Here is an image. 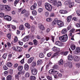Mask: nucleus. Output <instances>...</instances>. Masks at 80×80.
Returning a JSON list of instances; mask_svg holds the SVG:
<instances>
[{"mask_svg":"<svg viewBox=\"0 0 80 80\" xmlns=\"http://www.w3.org/2000/svg\"><path fill=\"white\" fill-rule=\"evenodd\" d=\"M4 13L1 12L0 13V17H4Z\"/></svg>","mask_w":80,"mask_h":80,"instance_id":"nucleus-54","label":"nucleus"},{"mask_svg":"<svg viewBox=\"0 0 80 80\" xmlns=\"http://www.w3.org/2000/svg\"><path fill=\"white\" fill-rule=\"evenodd\" d=\"M55 44L56 45L59 46V47H63V44L59 41H57L55 42Z\"/></svg>","mask_w":80,"mask_h":80,"instance_id":"nucleus-7","label":"nucleus"},{"mask_svg":"<svg viewBox=\"0 0 80 80\" xmlns=\"http://www.w3.org/2000/svg\"><path fill=\"white\" fill-rule=\"evenodd\" d=\"M72 16H68L67 18V21L68 22H70L71 21V19H72Z\"/></svg>","mask_w":80,"mask_h":80,"instance_id":"nucleus-19","label":"nucleus"},{"mask_svg":"<svg viewBox=\"0 0 80 80\" xmlns=\"http://www.w3.org/2000/svg\"><path fill=\"white\" fill-rule=\"evenodd\" d=\"M7 53H5L2 56V58H4V59H6V58H7Z\"/></svg>","mask_w":80,"mask_h":80,"instance_id":"nucleus-38","label":"nucleus"},{"mask_svg":"<svg viewBox=\"0 0 80 80\" xmlns=\"http://www.w3.org/2000/svg\"><path fill=\"white\" fill-rule=\"evenodd\" d=\"M4 8H5V10L7 12L10 11V10H11V8H10L8 5H5L4 7Z\"/></svg>","mask_w":80,"mask_h":80,"instance_id":"nucleus-10","label":"nucleus"},{"mask_svg":"<svg viewBox=\"0 0 80 80\" xmlns=\"http://www.w3.org/2000/svg\"><path fill=\"white\" fill-rule=\"evenodd\" d=\"M7 37L9 39H11V34H8L7 35Z\"/></svg>","mask_w":80,"mask_h":80,"instance_id":"nucleus-47","label":"nucleus"},{"mask_svg":"<svg viewBox=\"0 0 80 80\" xmlns=\"http://www.w3.org/2000/svg\"><path fill=\"white\" fill-rule=\"evenodd\" d=\"M68 59L69 60H73V56L71 55H69L68 57Z\"/></svg>","mask_w":80,"mask_h":80,"instance_id":"nucleus-16","label":"nucleus"},{"mask_svg":"<svg viewBox=\"0 0 80 80\" xmlns=\"http://www.w3.org/2000/svg\"><path fill=\"white\" fill-rule=\"evenodd\" d=\"M3 69L4 70H7L8 68L6 66L4 65L3 67Z\"/></svg>","mask_w":80,"mask_h":80,"instance_id":"nucleus-43","label":"nucleus"},{"mask_svg":"<svg viewBox=\"0 0 80 80\" xmlns=\"http://www.w3.org/2000/svg\"><path fill=\"white\" fill-rule=\"evenodd\" d=\"M7 67H11L12 66V63L10 62H7Z\"/></svg>","mask_w":80,"mask_h":80,"instance_id":"nucleus-25","label":"nucleus"},{"mask_svg":"<svg viewBox=\"0 0 80 80\" xmlns=\"http://www.w3.org/2000/svg\"><path fill=\"white\" fill-rule=\"evenodd\" d=\"M42 2L40 1H39L38 2V6H41L42 5Z\"/></svg>","mask_w":80,"mask_h":80,"instance_id":"nucleus-64","label":"nucleus"},{"mask_svg":"<svg viewBox=\"0 0 80 80\" xmlns=\"http://www.w3.org/2000/svg\"><path fill=\"white\" fill-rule=\"evenodd\" d=\"M25 26L27 28H30V24H29L28 23H25Z\"/></svg>","mask_w":80,"mask_h":80,"instance_id":"nucleus-31","label":"nucleus"},{"mask_svg":"<svg viewBox=\"0 0 80 80\" xmlns=\"http://www.w3.org/2000/svg\"><path fill=\"white\" fill-rule=\"evenodd\" d=\"M68 52H64V53H63V55H67V54H68Z\"/></svg>","mask_w":80,"mask_h":80,"instance_id":"nucleus-62","label":"nucleus"},{"mask_svg":"<svg viewBox=\"0 0 80 80\" xmlns=\"http://www.w3.org/2000/svg\"><path fill=\"white\" fill-rule=\"evenodd\" d=\"M47 78L48 80H52V77L48 76L47 77Z\"/></svg>","mask_w":80,"mask_h":80,"instance_id":"nucleus-49","label":"nucleus"},{"mask_svg":"<svg viewBox=\"0 0 80 80\" xmlns=\"http://www.w3.org/2000/svg\"><path fill=\"white\" fill-rule=\"evenodd\" d=\"M75 48H76V47L74 45L72 44L71 46V48L72 50H74L75 49Z\"/></svg>","mask_w":80,"mask_h":80,"instance_id":"nucleus-27","label":"nucleus"},{"mask_svg":"<svg viewBox=\"0 0 80 80\" xmlns=\"http://www.w3.org/2000/svg\"><path fill=\"white\" fill-rule=\"evenodd\" d=\"M12 76L11 75H9L7 77V80H12Z\"/></svg>","mask_w":80,"mask_h":80,"instance_id":"nucleus-21","label":"nucleus"},{"mask_svg":"<svg viewBox=\"0 0 80 80\" xmlns=\"http://www.w3.org/2000/svg\"><path fill=\"white\" fill-rule=\"evenodd\" d=\"M24 58H23L20 61V62L22 64H23L24 63Z\"/></svg>","mask_w":80,"mask_h":80,"instance_id":"nucleus-63","label":"nucleus"},{"mask_svg":"<svg viewBox=\"0 0 80 80\" xmlns=\"http://www.w3.org/2000/svg\"><path fill=\"white\" fill-rule=\"evenodd\" d=\"M62 3H61V1H58V7H61L62 6Z\"/></svg>","mask_w":80,"mask_h":80,"instance_id":"nucleus-41","label":"nucleus"},{"mask_svg":"<svg viewBox=\"0 0 80 80\" xmlns=\"http://www.w3.org/2000/svg\"><path fill=\"white\" fill-rule=\"evenodd\" d=\"M55 72V70L54 69H51L49 71V73L50 74H52L53 73Z\"/></svg>","mask_w":80,"mask_h":80,"instance_id":"nucleus-32","label":"nucleus"},{"mask_svg":"<svg viewBox=\"0 0 80 80\" xmlns=\"http://www.w3.org/2000/svg\"><path fill=\"white\" fill-rule=\"evenodd\" d=\"M79 52H80V48L79 47H77L76 48L75 51H74V53L76 55L78 54Z\"/></svg>","mask_w":80,"mask_h":80,"instance_id":"nucleus-8","label":"nucleus"},{"mask_svg":"<svg viewBox=\"0 0 80 80\" xmlns=\"http://www.w3.org/2000/svg\"><path fill=\"white\" fill-rule=\"evenodd\" d=\"M25 77L26 78H28L30 77V73L28 72L26 73L25 74Z\"/></svg>","mask_w":80,"mask_h":80,"instance_id":"nucleus-40","label":"nucleus"},{"mask_svg":"<svg viewBox=\"0 0 80 80\" xmlns=\"http://www.w3.org/2000/svg\"><path fill=\"white\" fill-rule=\"evenodd\" d=\"M17 42H18V38H17V37L15 36L13 42V43H17Z\"/></svg>","mask_w":80,"mask_h":80,"instance_id":"nucleus-29","label":"nucleus"},{"mask_svg":"<svg viewBox=\"0 0 80 80\" xmlns=\"http://www.w3.org/2000/svg\"><path fill=\"white\" fill-rule=\"evenodd\" d=\"M24 68L25 70L27 71V70H28V69L29 68V66H28V65L27 64H26L24 65Z\"/></svg>","mask_w":80,"mask_h":80,"instance_id":"nucleus-17","label":"nucleus"},{"mask_svg":"<svg viewBox=\"0 0 80 80\" xmlns=\"http://www.w3.org/2000/svg\"><path fill=\"white\" fill-rule=\"evenodd\" d=\"M18 71H22L23 70V66H21L18 67Z\"/></svg>","mask_w":80,"mask_h":80,"instance_id":"nucleus-28","label":"nucleus"},{"mask_svg":"<svg viewBox=\"0 0 80 80\" xmlns=\"http://www.w3.org/2000/svg\"><path fill=\"white\" fill-rule=\"evenodd\" d=\"M70 3V1H65L64 2L65 4V5H68V4Z\"/></svg>","mask_w":80,"mask_h":80,"instance_id":"nucleus-46","label":"nucleus"},{"mask_svg":"<svg viewBox=\"0 0 80 80\" xmlns=\"http://www.w3.org/2000/svg\"><path fill=\"white\" fill-rule=\"evenodd\" d=\"M30 78L31 80H36V77L35 76H31Z\"/></svg>","mask_w":80,"mask_h":80,"instance_id":"nucleus-26","label":"nucleus"},{"mask_svg":"<svg viewBox=\"0 0 80 80\" xmlns=\"http://www.w3.org/2000/svg\"><path fill=\"white\" fill-rule=\"evenodd\" d=\"M65 67H69V68H72V63L71 62H67L65 64Z\"/></svg>","mask_w":80,"mask_h":80,"instance_id":"nucleus-6","label":"nucleus"},{"mask_svg":"<svg viewBox=\"0 0 80 80\" xmlns=\"http://www.w3.org/2000/svg\"><path fill=\"white\" fill-rule=\"evenodd\" d=\"M18 43L19 45H23V42H21L19 40L18 41Z\"/></svg>","mask_w":80,"mask_h":80,"instance_id":"nucleus-52","label":"nucleus"},{"mask_svg":"<svg viewBox=\"0 0 80 80\" xmlns=\"http://www.w3.org/2000/svg\"><path fill=\"white\" fill-rule=\"evenodd\" d=\"M52 54L51 53L49 52L47 54V56L48 57H50L52 56Z\"/></svg>","mask_w":80,"mask_h":80,"instance_id":"nucleus-56","label":"nucleus"},{"mask_svg":"<svg viewBox=\"0 0 80 80\" xmlns=\"http://www.w3.org/2000/svg\"><path fill=\"white\" fill-rule=\"evenodd\" d=\"M58 64L59 65H63V60L62 59H60L58 62Z\"/></svg>","mask_w":80,"mask_h":80,"instance_id":"nucleus-20","label":"nucleus"},{"mask_svg":"<svg viewBox=\"0 0 80 80\" xmlns=\"http://www.w3.org/2000/svg\"><path fill=\"white\" fill-rule=\"evenodd\" d=\"M33 67H31V73L33 75H36L37 73V70L36 69H32Z\"/></svg>","mask_w":80,"mask_h":80,"instance_id":"nucleus-4","label":"nucleus"},{"mask_svg":"<svg viewBox=\"0 0 80 80\" xmlns=\"http://www.w3.org/2000/svg\"><path fill=\"white\" fill-rule=\"evenodd\" d=\"M28 12H27L25 13V14H24V17H25L26 18H27V17H28Z\"/></svg>","mask_w":80,"mask_h":80,"instance_id":"nucleus-42","label":"nucleus"},{"mask_svg":"<svg viewBox=\"0 0 80 80\" xmlns=\"http://www.w3.org/2000/svg\"><path fill=\"white\" fill-rule=\"evenodd\" d=\"M52 19L50 18H47L46 19L47 22H52Z\"/></svg>","mask_w":80,"mask_h":80,"instance_id":"nucleus-35","label":"nucleus"},{"mask_svg":"<svg viewBox=\"0 0 80 80\" xmlns=\"http://www.w3.org/2000/svg\"><path fill=\"white\" fill-rule=\"evenodd\" d=\"M58 52H57L55 53L54 54V55L52 56V57H54L55 56H57V55H58Z\"/></svg>","mask_w":80,"mask_h":80,"instance_id":"nucleus-59","label":"nucleus"},{"mask_svg":"<svg viewBox=\"0 0 80 80\" xmlns=\"http://www.w3.org/2000/svg\"><path fill=\"white\" fill-rule=\"evenodd\" d=\"M42 61L41 59L39 60L37 62L38 65L42 64Z\"/></svg>","mask_w":80,"mask_h":80,"instance_id":"nucleus-23","label":"nucleus"},{"mask_svg":"<svg viewBox=\"0 0 80 80\" xmlns=\"http://www.w3.org/2000/svg\"><path fill=\"white\" fill-rule=\"evenodd\" d=\"M26 58H30V54H27L26 55Z\"/></svg>","mask_w":80,"mask_h":80,"instance_id":"nucleus-58","label":"nucleus"},{"mask_svg":"<svg viewBox=\"0 0 80 80\" xmlns=\"http://www.w3.org/2000/svg\"><path fill=\"white\" fill-rule=\"evenodd\" d=\"M45 6L46 9L47 10L49 11V12H51L52 11V5L47 2H46L45 4Z\"/></svg>","mask_w":80,"mask_h":80,"instance_id":"nucleus-2","label":"nucleus"},{"mask_svg":"<svg viewBox=\"0 0 80 80\" xmlns=\"http://www.w3.org/2000/svg\"><path fill=\"white\" fill-rule=\"evenodd\" d=\"M58 67V65H54L53 67V68L54 69H57Z\"/></svg>","mask_w":80,"mask_h":80,"instance_id":"nucleus-50","label":"nucleus"},{"mask_svg":"<svg viewBox=\"0 0 80 80\" xmlns=\"http://www.w3.org/2000/svg\"><path fill=\"white\" fill-rule=\"evenodd\" d=\"M39 28L41 30H45V27L42 24H41L39 26Z\"/></svg>","mask_w":80,"mask_h":80,"instance_id":"nucleus-15","label":"nucleus"},{"mask_svg":"<svg viewBox=\"0 0 80 80\" xmlns=\"http://www.w3.org/2000/svg\"><path fill=\"white\" fill-rule=\"evenodd\" d=\"M33 60V57H31L28 60V63H32Z\"/></svg>","mask_w":80,"mask_h":80,"instance_id":"nucleus-22","label":"nucleus"},{"mask_svg":"<svg viewBox=\"0 0 80 80\" xmlns=\"http://www.w3.org/2000/svg\"><path fill=\"white\" fill-rule=\"evenodd\" d=\"M67 33V29L64 28L62 31V34H65Z\"/></svg>","mask_w":80,"mask_h":80,"instance_id":"nucleus-24","label":"nucleus"},{"mask_svg":"<svg viewBox=\"0 0 80 80\" xmlns=\"http://www.w3.org/2000/svg\"><path fill=\"white\" fill-rule=\"evenodd\" d=\"M42 11H43V9L42 8H39L38 9V12L39 13H41V12H42Z\"/></svg>","mask_w":80,"mask_h":80,"instance_id":"nucleus-53","label":"nucleus"},{"mask_svg":"<svg viewBox=\"0 0 80 80\" xmlns=\"http://www.w3.org/2000/svg\"><path fill=\"white\" fill-rule=\"evenodd\" d=\"M35 8H35L33 5L31 7V9L32 10H33L34 9H35Z\"/></svg>","mask_w":80,"mask_h":80,"instance_id":"nucleus-57","label":"nucleus"},{"mask_svg":"<svg viewBox=\"0 0 80 80\" xmlns=\"http://www.w3.org/2000/svg\"><path fill=\"white\" fill-rule=\"evenodd\" d=\"M68 39V36L67 34L59 37V40L61 41L62 42H66Z\"/></svg>","mask_w":80,"mask_h":80,"instance_id":"nucleus-1","label":"nucleus"},{"mask_svg":"<svg viewBox=\"0 0 80 80\" xmlns=\"http://www.w3.org/2000/svg\"><path fill=\"white\" fill-rule=\"evenodd\" d=\"M60 13L62 14H65L67 13V11L66 10H61L59 11Z\"/></svg>","mask_w":80,"mask_h":80,"instance_id":"nucleus-14","label":"nucleus"},{"mask_svg":"<svg viewBox=\"0 0 80 80\" xmlns=\"http://www.w3.org/2000/svg\"><path fill=\"white\" fill-rule=\"evenodd\" d=\"M57 24L58 25L59 28H61L62 27H63L64 24L63 22L61 20H58L57 22Z\"/></svg>","mask_w":80,"mask_h":80,"instance_id":"nucleus-3","label":"nucleus"},{"mask_svg":"<svg viewBox=\"0 0 80 80\" xmlns=\"http://www.w3.org/2000/svg\"><path fill=\"white\" fill-rule=\"evenodd\" d=\"M76 25L77 27H78V28L80 27V24L79 23H77L76 24Z\"/></svg>","mask_w":80,"mask_h":80,"instance_id":"nucleus-60","label":"nucleus"},{"mask_svg":"<svg viewBox=\"0 0 80 80\" xmlns=\"http://www.w3.org/2000/svg\"><path fill=\"white\" fill-rule=\"evenodd\" d=\"M32 13L33 15H37V11H33L32 12Z\"/></svg>","mask_w":80,"mask_h":80,"instance_id":"nucleus-51","label":"nucleus"},{"mask_svg":"<svg viewBox=\"0 0 80 80\" xmlns=\"http://www.w3.org/2000/svg\"><path fill=\"white\" fill-rule=\"evenodd\" d=\"M28 38H29V37L27 36H25L24 38H23V41L24 42H27L28 40Z\"/></svg>","mask_w":80,"mask_h":80,"instance_id":"nucleus-13","label":"nucleus"},{"mask_svg":"<svg viewBox=\"0 0 80 80\" xmlns=\"http://www.w3.org/2000/svg\"><path fill=\"white\" fill-rule=\"evenodd\" d=\"M58 21L55 19L54 20L52 23V25H56V23H57Z\"/></svg>","mask_w":80,"mask_h":80,"instance_id":"nucleus-39","label":"nucleus"},{"mask_svg":"<svg viewBox=\"0 0 80 80\" xmlns=\"http://www.w3.org/2000/svg\"><path fill=\"white\" fill-rule=\"evenodd\" d=\"M19 29L20 30H24V26L23 25H21L19 27Z\"/></svg>","mask_w":80,"mask_h":80,"instance_id":"nucleus-18","label":"nucleus"},{"mask_svg":"<svg viewBox=\"0 0 80 80\" xmlns=\"http://www.w3.org/2000/svg\"><path fill=\"white\" fill-rule=\"evenodd\" d=\"M76 66L77 68H80V63H77L76 64Z\"/></svg>","mask_w":80,"mask_h":80,"instance_id":"nucleus-48","label":"nucleus"},{"mask_svg":"<svg viewBox=\"0 0 80 80\" xmlns=\"http://www.w3.org/2000/svg\"><path fill=\"white\" fill-rule=\"evenodd\" d=\"M39 57L40 58H43L44 57V54L42 53H40L39 54Z\"/></svg>","mask_w":80,"mask_h":80,"instance_id":"nucleus-34","label":"nucleus"},{"mask_svg":"<svg viewBox=\"0 0 80 80\" xmlns=\"http://www.w3.org/2000/svg\"><path fill=\"white\" fill-rule=\"evenodd\" d=\"M27 12L26 11L25 9H23L21 12V14H24V13H26Z\"/></svg>","mask_w":80,"mask_h":80,"instance_id":"nucleus-45","label":"nucleus"},{"mask_svg":"<svg viewBox=\"0 0 80 80\" xmlns=\"http://www.w3.org/2000/svg\"><path fill=\"white\" fill-rule=\"evenodd\" d=\"M77 13L78 15L80 16V10H77Z\"/></svg>","mask_w":80,"mask_h":80,"instance_id":"nucleus-55","label":"nucleus"},{"mask_svg":"<svg viewBox=\"0 0 80 80\" xmlns=\"http://www.w3.org/2000/svg\"><path fill=\"white\" fill-rule=\"evenodd\" d=\"M19 1H20V0H16L14 2V5L15 6H16V5H17V4L18 3V2H19Z\"/></svg>","mask_w":80,"mask_h":80,"instance_id":"nucleus-36","label":"nucleus"},{"mask_svg":"<svg viewBox=\"0 0 80 80\" xmlns=\"http://www.w3.org/2000/svg\"><path fill=\"white\" fill-rule=\"evenodd\" d=\"M52 51H53L54 52H59V51H60V49L58 48H57L56 47H54L53 48H52Z\"/></svg>","mask_w":80,"mask_h":80,"instance_id":"nucleus-11","label":"nucleus"},{"mask_svg":"<svg viewBox=\"0 0 80 80\" xmlns=\"http://www.w3.org/2000/svg\"><path fill=\"white\" fill-rule=\"evenodd\" d=\"M73 60L74 62H78L80 60V57L77 56H74L73 57Z\"/></svg>","mask_w":80,"mask_h":80,"instance_id":"nucleus-5","label":"nucleus"},{"mask_svg":"<svg viewBox=\"0 0 80 80\" xmlns=\"http://www.w3.org/2000/svg\"><path fill=\"white\" fill-rule=\"evenodd\" d=\"M7 44L8 47H11V44L9 42H8L7 43Z\"/></svg>","mask_w":80,"mask_h":80,"instance_id":"nucleus-61","label":"nucleus"},{"mask_svg":"<svg viewBox=\"0 0 80 80\" xmlns=\"http://www.w3.org/2000/svg\"><path fill=\"white\" fill-rule=\"evenodd\" d=\"M49 2L53 3L54 5H56L57 4V2L55 0H48Z\"/></svg>","mask_w":80,"mask_h":80,"instance_id":"nucleus-12","label":"nucleus"},{"mask_svg":"<svg viewBox=\"0 0 80 80\" xmlns=\"http://www.w3.org/2000/svg\"><path fill=\"white\" fill-rule=\"evenodd\" d=\"M17 50L18 52H22V49L19 47H17Z\"/></svg>","mask_w":80,"mask_h":80,"instance_id":"nucleus-37","label":"nucleus"},{"mask_svg":"<svg viewBox=\"0 0 80 80\" xmlns=\"http://www.w3.org/2000/svg\"><path fill=\"white\" fill-rule=\"evenodd\" d=\"M4 18L6 20H7L8 21H11L12 20V17L10 16L6 15L4 17Z\"/></svg>","mask_w":80,"mask_h":80,"instance_id":"nucleus-9","label":"nucleus"},{"mask_svg":"<svg viewBox=\"0 0 80 80\" xmlns=\"http://www.w3.org/2000/svg\"><path fill=\"white\" fill-rule=\"evenodd\" d=\"M12 57V54H10L8 55V59L10 60L11 58Z\"/></svg>","mask_w":80,"mask_h":80,"instance_id":"nucleus-44","label":"nucleus"},{"mask_svg":"<svg viewBox=\"0 0 80 80\" xmlns=\"http://www.w3.org/2000/svg\"><path fill=\"white\" fill-rule=\"evenodd\" d=\"M73 5H74V2H72L69 4V8H72L73 7Z\"/></svg>","mask_w":80,"mask_h":80,"instance_id":"nucleus-30","label":"nucleus"},{"mask_svg":"<svg viewBox=\"0 0 80 80\" xmlns=\"http://www.w3.org/2000/svg\"><path fill=\"white\" fill-rule=\"evenodd\" d=\"M33 42H34V44L35 45H37L38 44V41L36 39H34L33 40Z\"/></svg>","mask_w":80,"mask_h":80,"instance_id":"nucleus-33","label":"nucleus"}]
</instances>
